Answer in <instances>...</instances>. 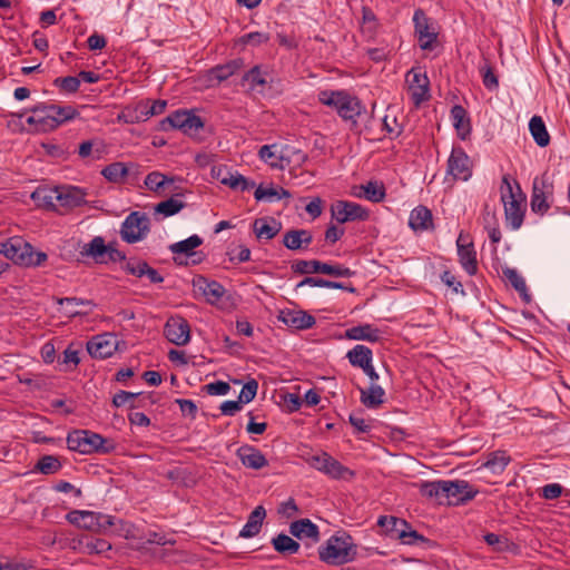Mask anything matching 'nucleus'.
Here are the masks:
<instances>
[{"label":"nucleus","mask_w":570,"mask_h":570,"mask_svg":"<svg viewBox=\"0 0 570 570\" xmlns=\"http://www.w3.org/2000/svg\"><path fill=\"white\" fill-rule=\"evenodd\" d=\"M78 112L71 106H58L40 104L31 109L27 117V124L33 126L36 131H50L61 124L73 119Z\"/></svg>","instance_id":"f257e3e1"},{"label":"nucleus","mask_w":570,"mask_h":570,"mask_svg":"<svg viewBox=\"0 0 570 570\" xmlns=\"http://www.w3.org/2000/svg\"><path fill=\"white\" fill-rule=\"evenodd\" d=\"M500 191L507 224L517 230L523 223L525 195L520 185L515 180L512 181L509 175L503 176Z\"/></svg>","instance_id":"f03ea898"},{"label":"nucleus","mask_w":570,"mask_h":570,"mask_svg":"<svg viewBox=\"0 0 570 570\" xmlns=\"http://www.w3.org/2000/svg\"><path fill=\"white\" fill-rule=\"evenodd\" d=\"M0 254L16 264L26 267L41 266L48 259L45 252H36L35 248L21 237H11L1 242Z\"/></svg>","instance_id":"7ed1b4c3"},{"label":"nucleus","mask_w":570,"mask_h":570,"mask_svg":"<svg viewBox=\"0 0 570 570\" xmlns=\"http://www.w3.org/2000/svg\"><path fill=\"white\" fill-rule=\"evenodd\" d=\"M67 445L69 450L81 454L110 453L115 449L112 441L89 430L70 432L67 436Z\"/></svg>","instance_id":"20e7f679"},{"label":"nucleus","mask_w":570,"mask_h":570,"mask_svg":"<svg viewBox=\"0 0 570 570\" xmlns=\"http://www.w3.org/2000/svg\"><path fill=\"white\" fill-rule=\"evenodd\" d=\"M322 104L333 107L344 120H353L361 115L363 106L361 101L345 91H322L318 95Z\"/></svg>","instance_id":"39448f33"},{"label":"nucleus","mask_w":570,"mask_h":570,"mask_svg":"<svg viewBox=\"0 0 570 570\" xmlns=\"http://www.w3.org/2000/svg\"><path fill=\"white\" fill-rule=\"evenodd\" d=\"M258 156L272 168L284 169L292 161L303 164L307 155L289 146L264 145L259 148Z\"/></svg>","instance_id":"423d86ee"},{"label":"nucleus","mask_w":570,"mask_h":570,"mask_svg":"<svg viewBox=\"0 0 570 570\" xmlns=\"http://www.w3.org/2000/svg\"><path fill=\"white\" fill-rule=\"evenodd\" d=\"M355 548L350 537H331L320 549V559L328 564H344L354 559Z\"/></svg>","instance_id":"0eeeda50"},{"label":"nucleus","mask_w":570,"mask_h":570,"mask_svg":"<svg viewBox=\"0 0 570 570\" xmlns=\"http://www.w3.org/2000/svg\"><path fill=\"white\" fill-rule=\"evenodd\" d=\"M554 184L547 173L535 177L532 184L531 209L535 214H546L553 200Z\"/></svg>","instance_id":"6e6552de"},{"label":"nucleus","mask_w":570,"mask_h":570,"mask_svg":"<svg viewBox=\"0 0 570 570\" xmlns=\"http://www.w3.org/2000/svg\"><path fill=\"white\" fill-rule=\"evenodd\" d=\"M161 129H179L184 134L193 136L204 127L200 117L188 110H177L160 122Z\"/></svg>","instance_id":"1a4fd4ad"},{"label":"nucleus","mask_w":570,"mask_h":570,"mask_svg":"<svg viewBox=\"0 0 570 570\" xmlns=\"http://www.w3.org/2000/svg\"><path fill=\"white\" fill-rule=\"evenodd\" d=\"M292 269L297 274L321 273L334 277H351L353 272L342 265H331L320 261H297L292 265Z\"/></svg>","instance_id":"9d476101"},{"label":"nucleus","mask_w":570,"mask_h":570,"mask_svg":"<svg viewBox=\"0 0 570 570\" xmlns=\"http://www.w3.org/2000/svg\"><path fill=\"white\" fill-rule=\"evenodd\" d=\"M149 230V219L145 214L134 212L127 216L121 226V237L131 244L141 240Z\"/></svg>","instance_id":"9b49d317"},{"label":"nucleus","mask_w":570,"mask_h":570,"mask_svg":"<svg viewBox=\"0 0 570 570\" xmlns=\"http://www.w3.org/2000/svg\"><path fill=\"white\" fill-rule=\"evenodd\" d=\"M409 94L415 106H419L430 97V80L421 69L412 68L405 76Z\"/></svg>","instance_id":"f8f14e48"},{"label":"nucleus","mask_w":570,"mask_h":570,"mask_svg":"<svg viewBox=\"0 0 570 570\" xmlns=\"http://www.w3.org/2000/svg\"><path fill=\"white\" fill-rule=\"evenodd\" d=\"M332 217L340 224L368 218V212L361 205L347 200H336L331 206Z\"/></svg>","instance_id":"ddd939ff"},{"label":"nucleus","mask_w":570,"mask_h":570,"mask_svg":"<svg viewBox=\"0 0 570 570\" xmlns=\"http://www.w3.org/2000/svg\"><path fill=\"white\" fill-rule=\"evenodd\" d=\"M377 525L385 529L387 533L397 535L404 543L407 544H412L416 540H423V537L417 534L416 531H407L410 527L406 521L395 517L382 515L377 520Z\"/></svg>","instance_id":"4468645a"},{"label":"nucleus","mask_w":570,"mask_h":570,"mask_svg":"<svg viewBox=\"0 0 570 570\" xmlns=\"http://www.w3.org/2000/svg\"><path fill=\"white\" fill-rule=\"evenodd\" d=\"M446 174L452 176L454 180L466 181L472 175V166L466 153L458 147L453 148L448 159Z\"/></svg>","instance_id":"2eb2a0df"},{"label":"nucleus","mask_w":570,"mask_h":570,"mask_svg":"<svg viewBox=\"0 0 570 570\" xmlns=\"http://www.w3.org/2000/svg\"><path fill=\"white\" fill-rule=\"evenodd\" d=\"M164 334L170 343L184 346L190 341V326L184 317L171 316L165 324Z\"/></svg>","instance_id":"dca6fc26"},{"label":"nucleus","mask_w":570,"mask_h":570,"mask_svg":"<svg viewBox=\"0 0 570 570\" xmlns=\"http://www.w3.org/2000/svg\"><path fill=\"white\" fill-rule=\"evenodd\" d=\"M116 348L117 340L110 334L97 335L87 343L88 353L100 360L111 356Z\"/></svg>","instance_id":"f3484780"},{"label":"nucleus","mask_w":570,"mask_h":570,"mask_svg":"<svg viewBox=\"0 0 570 570\" xmlns=\"http://www.w3.org/2000/svg\"><path fill=\"white\" fill-rule=\"evenodd\" d=\"M459 261L469 275H474L478 271L476 252L473 243L463 234H460L456 240Z\"/></svg>","instance_id":"a211bd4d"},{"label":"nucleus","mask_w":570,"mask_h":570,"mask_svg":"<svg viewBox=\"0 0 570 570\" xmlns=\"http://www.w3.org/2000/svg\"><path fill=\"white\" fill-rule=\"evenodd\" d=\"M448 500L449 505H458L472 500L478 490L473 489L468 481L464 480H448Z\"/></svg>","instance_id":"6ab92c4d"},{"label":"nucleus","mask_w":570,"mask_h":570,"mask_svg":"<svg viewBox=\"0 0 570 570\" xmlns=\"http://www.w3.org/2000/svg\"><path fill=\"white\" fill-rule=\"evenodd\" d=\"M57 304L65 305L63 313L67 317L73 318L76 316L89 314L95 304L92 301L79 297H62L56 298Z\"/></svg>","instance_id":"aec40b11"},{"label":"nucleus","mask_w":570,"mask_h":570,"mask_svg":"<svg viewBox=\"0 0 570 570\" xmlns=\"http://www.w3.org/2000/svg\"><path fill=\"white\" fill-rule=\"evenodd\" d=\"M236 455L247 469L259 470L268 465L265 455L252 445H242L236 451Z\"/></svg>","instance_id":"412c9836"},{"label":"nucleus","mask_w":570,"mask_h":570,"mask_svg":"<svg viewBox=\"0 0 570 570\" xmlns=\"http://www.w3.org/2000/svg\"><path fill=\"white\" fill-rule=\"evenodd\" d=\"M413 20L415 23V32L417 35L420 47L423 50L432 49L433 43L436 40V35L434 32L430 31L428 18L423 13V11H421V10L415 11Z\"/></svg>","instance_id":"4be33fe9"},{"label":"nucleus","mask_w":570,"mask_h":570,"mask_svg":"<svg viewBox=\"0 0 570 570\" xmlns=\"http://www.w3.org/2000/svg\"><path fill=\"white\" fill-rule=\"evenodd\" d=\"M214 176L223 184L235 190H246L255 186L240 174H233L226 167L213 168Z\"/></svg>","instance_id":"5701e85b"},{"label":"nucleus","mask_w":570,"mask_h":570,"mask_svg":"<svg viewBox=\"0 0 570 570\" xmlns=\"http://www.w3.org/2000/svg\"><path fill=\"white\" fill-rule=\"evenodd\" d=\"M194 287L206 298L209 304H216L225 294V288L216 281H209L203 276L194 281Z\"/></svg>","instance_id":"b1692460"},{"label":"nucleus","mask_w":570,"mask_h":570,"mask_svg":"<svg viewBox=\"0 0 570 570\" xmlns=\"http://www.w3.org/2000/svg\"><path fill=\"white\" fill-rule=\"evenodd\" d=\"M85 197L86 193L81 188L68 186L57 188L55 199L62 207L73 208L82 205L86 202Z\"/></svg>","instance_id":"393cba45"},{"label":"nucleus","mask_w":570,"mask_h":570,"mask_svg":"<svg viewBox=\"0 0 570 570\" xmlns=\"http://www.w3.org/2000/svg\"><path fill=\"white\" fill-rule=\"evenodd\" d=\"M279 320L295 330L311 328L315 324L314 316L304 311L286 309L279 314Z\"/></svg>","instance_id":"a878e982"},{"label":"nucleus","mask_w":570,"mask_h":570,"mask_svg":"<svg viewBox=\"0 0 570 570\" xmlns=\"http://www.w3.org/2000/svg\"><path fill=\"white\" fill-rule=\"evenodd\" d=\"M446 487L448 480L423 482L420 484V493L425 498L434 500L438 504L449 505Z\"/></svg>","instance_id":"bb28decb"},{"label":"nucleus","mask_w":570,"mask_h":570,"mask_svg":"<svg viewBox=\"0 0 570 570\" xmlns=\"http://www.w3.org/2000/svg\"><path fill=\"white\" fill-rule=\"evenodd\" d=\"M243 67V61L240 59L232 60L225 65L216 66L208 71V82L210 86H215L220 83L222 81L228 79L236 72H238Z\"/></svg>","instance_id":"cd10ccee"},{"label":"nucleus","mask_w":570,"mask_h":570,"mask_svg":"<svg viewBox=\"0 0 570 570\" xmlns=\"http://www.w3.org/2000/svg\"><path fill=\"white\" fill-rule=\"evenodd\" d=\"M352 195L357 198H365L373 203L381 202L385 196V188L382 183L368 181L365 185L354 186Z\"/></svg>","instance_id":"c85d7f7f"},{"label":"nucleus","mask_w":570,"mask_h":570,"mask_svg":"<svg viewBox=\"0 0 570 570\" xmlns=\"http://www.w3.org/2000/svg\"><path fill=\"white\" fill-rule=\"evenodd\" d=\"M289 532L293 537L299 540L311 539L312 542H317L320 540L318 528L309 519L294 521L289 525Z\"/></svg>","instance_id":"c756f323"},{"label":"nucleus","mask_w":570,"mask_h":570,"mask_svg":"<svg viewBox=\"0 0 570 570\" xmlns=\"http://www.w3.org/2000/svg\"><path fill=\"white\" fill-rule=\"evenodd\" d=\"M266 518V510L263 505H257L249 514L246 524L240 530V537L253 538L257 535L262 529Z\"/></svg>","instance_id":"7c9ffc66"},{"label":"nucleus","mask_w":570,"mask_h":570,"mask_svg":"<svg viewBox=\"0 0 570 570\" xmlns=\"http://www.w3.org/2000/svg\"><path fill=\"white\" fill-rule=\"evenodd\" d=\"M313 240L311 232L306 229H291L284 234L283 244L291 250L306 248Z\"/></svg>","instance_id":"2f4dec72"},{"label":"nucleus","mask_w":570,"mask_h":570,"mask_svg":"<svg viewBox=\"0 0 570 570\" xmlns=\"http://www.w3.org/2000/svg\"><path fill=\"white\" fill-rule=\"evenodd\" d=\"M111 525H114L111 517L98 512L85 511L81 529L99 532Z\"/></svg>","instance_id":"473e14b6"},{"label":"nucleus","mask_w":570,"mask_h":570,"mask_svg":"<svg viewBox=\"0 0 570 570\" xmlns=\"http://www.w3.org/2000/svg\"><path fill=\"white\" fill-rule=\"evenodd\" d=\"M281 223L274 218H258L254 222L253 228L259 239H272L281 230Z\"/></svg>","instance_id":"72a5a7b5"},{"label":"nucleus","mask_w":570,"mask_h":570,"mask_svg":"<svg viewBox=\"0 0 570 570\" xmlns=\"http://www.w3.org/2000/svg\"><path fill=\"white\" fill-rule=\"evenodd\" d=\"M345 336L355 341L377 342L381 337V332L371 324H363L348 328Z\"/></svg>","instance_id":"f704fd0d"},{"label":"nucleus","mask_w":570,"mask_h":570,"mask_svg":"<svg viewBox=\"0 0 570 570\" xmlns=\"http://www.w3.org/2000/svg\"><path fill=\"white\" fill-rule=\"evenodd\" d=\"M80 254L92 257L97 263H107L106 244L102 237L96 236L88 244H85Z\"/></svg>","instance_id":"c9c22d12"},{"label":"nucleus","mask_w":570,"mask_h":570,"mask_svg":"<svg viewBox=\"0 0 570 570\" xmlns=\"http://www.w3.org/2000/svg\"><path fill=\"white\" fill-rule=\"evenodd\" d=\"M175 181L174 177L166 176L160 171H151L145 178L146 187L156 194H163L168 186Z\"/></svg>","instance_id":"e433bc0d"},{"label":"nucleus","mask_w":570,"mask_h":570,"mask_svg":"<svg viewBox=\"0 0 570 570\" xmlns=\"http://www.w3.org/2000/svg\"><path fill=\"white\" fill-rule=\"evenodd\" d=\"M361 402L368 409H376L384 402V390L377 384H371L368 389H360Z\"/></svg>","instance_id":"4c0bfd02"},{"label":"nucleus","mask_w":570,"mask_h":570,"mask_svg":"<svg viewBox=\"0 0 570 570\" xmlns=\"http://www.w3.org/2000/svg\"><path fill=\"white\" fill-rule=\"evenodd\" d=\"M409 225L414 230H425L432 225V213L424 206H419L411 212Z\"/></svg>","instance_id":"58836bf2"},{"label":"nucleus","mask_w":570,"mask_h":570,"mask_svg":"<svg viewBox=\"0 0 570 570\" xmlns=\"http://www.w3.org/2000/svg\"><path fill=\"white\" fill-rule=\"evenodd\" d=\"M346 357L353 366L363 370L372 363V351L365 345H356L347 352Z\"/></svg>","instance_id":"ea45409f"},{"label":"nucleus","mask_w":570,"mask_h":570,"mask_svg":"<svg viewBox=\"0 0 570 570\" xmlns=\"http://www.w3.org/2000/svg\"><path fill=\"white\" fill-rule=\"evenodd\" d=\"M530 132L540 147H546L550 142V135L546 125L540 116H533L529 122Z\"/></svg>","instance_id":"a19ab883"},{"label":"nucleus","mask_w":570,"mask_h":570,"mask_svg":"<svg viewBox=\"0 0 570 570\" xmlns=\"http://www.w3.org/2000/svg\"><path fill=\"white\" fill-rule=\"evenodd\" d=\"M451 116L459 136L465 139L471 131L470 120L466 117L465 109L462 106L455 105L451 110Z\"/></svg>","instance_id":"79ce46f5"},{"label":"nucleus","mask_w":570,"mask_h":570,"mask_svg":"<svg viewBox=\"0 0 570 570\" xmlns=\"http://www.w3.org/2000/svg\"><path fill=\"white\" fill-rule=\"evenodd\" d=\"M202 243H203V239L198 235H193V236L188 237L187 239L171 244L169 246V249L174 254H184L185 256L189 257V256L195 255L194 249L196 247L200 246Z\"/></svg>","instance_id":"37998d69"},{"label":"nucleus","mask_w":570,"mask_h":570,"mask_svg":"<svg viewBox=\"0 0 570 570\" xmlns=\"http://www.w3.org/2000/svg\"><path fill=\"white\" fill-rule=\"evenodd\" d=\"M325 468L323 469V473L327 474L328 476L333 479H348L354 475V473L343 464H341L337 460L328 456Z\"/></svg>","instance_id":"c03bdc74"},{"label":"nucleus","mask_w":570,"mask_h":570,"mask_svg":"<svg viewBox=\"0 0 570 570\" xmlns=\"http://www.w3.org/2000/svg\"><path fill=\"white\" fill-rule=\"evenodd\" d=\"M272 544L277 552L283 554H294L299 550V543L283 533L273 538Z\"/></svg>","instance_id":"a18cd8bd"},{"label":"nucleus","mask_w":570,"mask_h":570,"mask_svg":"<svg viewBox=\"0 0 570 570\" xmlns=\"http://www.w3.org/2000/svg\"><path fill=\"white\" fill-rule=\"evenodd\" d=\"M62 468V463L60 462L58 456L55 455H43L41 456L36 466L35 471L40 472L46 475L58 473Z\"/></svg>","instance_id":"49530a36"},{"label":"nucleus","mask_w":570,"mask_h":570,"mask_svg":"<svg viewBox=\"0 0 570 570\" xmlns=\"http://www.w3.org/2000/svg\"><path fill=\"white\" fill-rule=\"evenodd\" d=\"M80 551L87 554H101L111 549V544L104 539H86L79 541Z\"/></svg>","instance_id":"de8ad7c7"},{"label":"nucleus","mask_w":570,"mask_h":570,"mask_svg":"<svg viewBox=\"0 0 570 570\" xmlns=\"http://www.w3.org/2000/svg\"><path fill=\"white\" fill-rule=\"evenodd\" d=\"M185 207V203L175 197H170L155 206V214H160L164 217L173 216L179 213Z\"/></svg>","instance_id":"09e8293b"},{"label":"nucleus","mask_w":570,"mask_h":570,"mask_svg":"<svg viewBox=\"0 0 570 570\" xmlns=\"http://www.w3.org/2000/svg\"><path fill=\"white\" fill-rule=\"evenodd\" d=\"M510 462V456L504 451H495L491 453L484 463V466L493 473H501Z\"/></svg>","instance_id":"8fccbe9b"},{"label":"nucleus","mask_w":570,"mask_h":570,"mask_svg":"<svg viewBox=\"0 0 570 570\" xmlns=\"http://www.w3.org/2000/svg\"><path fill=\"white\" fill-rule=\"evenodd\" d=\"M254 196H255L256 200L274 202V200L281 199L283 197L288 198V197H291V194L288 190L284 189L282 187L281 188H274V187L263 188L262 186H259L258 188H256Z\"/></svg>","instance_id":"3c124183"},{"label":"nucleus","mask_w":570,"mask_h":570,"mask_svg":"<svg viewBox=\"0 0 570 570\" xmlns=\"http://www.w3.org/2000/svg\"><path fill=\"white\" fill-rule=\"evenodd\" d=\"M101 174L107 180L119 183L128 175V168L124 163H112L105 167Z\"/></svg>","instance_id":"603ef678"},{"label":"nucleus","mask_w":570,"mask_h":570,"mask_svg":"<svg viewBox=\"0 0 570 570\" xmlns=\"http://www.w3.org/2000/svg\"><path fill=\"white\" fill-rule=\"evenodd\" d=\"M265 83L266 79L257 66L245 72L242 78V86H247L249 90H257L258 87H263Z\"/></svg>","instance_id":"864d4df0"},{"label":"nucleus","mask_w":570,"mask_h":570,"mask_svg":"<svg viewBox=\"0 0 570 570\" xmlns=\"http://www.w3.org/2000/svg\"><path fill=\"white\" fill-rule=\"evenodd\" d=\"M504 277L513 286V288L523 297L528 298V288L524 278L514 268L503 269Z\"/></svg>","instance_id":"5fc2aeb1"},{"label":"nucleus","mask_w":570,"mask_h":570,"mask_svg":"<svg viewBox=\"0 0 570 570\" xmlns=\"http://www.w3.org/2000/svg\"><path fill=\"white\" fill-rule=\"evenodd\" d=\"M484 541L497 552L510 551L514 548V544L507 538L495 533H487Z\"/></svg>","instance_id":"6e6d98bb"},{"label":"nucleus","mask_w":570,"mask_h":570,"mask_svg":"<svg viewBox=\"0 0 570 570\" xmlns=\"http://www.w3.org/2000/svg\"><path fill=\"white\" fill-rule=\"evenodd\" d=\"M480 72L482 75L483 83L488 89L492 90L498 88V78L493 72V68L488 63V61H485L484 65L480 67Z\"/></svg>","instance_id":"4d7b16f0"},{"label":"nucleus","mask_w":570,"mask_h":570,"mask_svg":"<svg viewBox=\"0 0 570 570\" xmlns=\"http://www.w3.org/2000/svg\"><path fill=\"white\" fill-rule=\"evenodd\" d=\"M257 390H258V383L255 380H250V381L246 382L239 393L238 400L243 404H247V403L252 402L257 394Z\"/></svg>","instance_id":"13d9d810"},{"label":"nucleus","mask_w":570,"mask_h":570,"mask_svg":"<svg viewBox=\"0 0 570 570\" xmlns=\"http://www.w3.org/2000/svg\"><path fill=\"white\" fill-rule=\"evenodd\" d=\"M55 85L66 92H76L80 87V79L78 77H63L57 78Z\"/></svg>","instance_id":"bf43d9fd"},{"label":"nucleus","mask_w":570,"mask_h":570,"mask_svg":"<svg viewBox=\"0 0 570 570\" xmlns=\"http://www.w3.org/2000/svg\"><path fill=\"white\" fill-rule=\"evenodd\" d=\"M56 196V189L48 191L46 189H37L31 194V198L43 206H55L53 203Z\"/></svg>","instance_id":"052dcab7"},{"label":"nucleus","mask_w":570,"mask_h":570,"mask_svg":"<svg viewBox=\"0 0 570 570\" xmlns=\"http://www.w3.org/2000/svg\"><path fill=\"white\" fill-rule=\"evenodd\" d=\"M269 40V35L264 32H249L240 38L242 43L250 46H261Z\"/></svg>","instance_id":"680f3d73"},{"label":"nucleus","mask_w":570,"mask_h":570,"mask_svg":"<svg viewBox=\"0 0 570 570\" xmlns=\"http://www.w3.org/2000/svg\"><path fill=\"white\" fill-rule=\"evenodd\" d=\"M148 264L141 261H129L125 265V271L131 275L137 277H142L146 274V268Z\"/></svg>","instance_id":"e2e57ef3"},{"label":"nucleus","mask_w":570,"mask_h":570,"mask_svg":"<svg viewBox=\"0 0 570 570\" xmlns=\"http://www.w3.org/2000/svg\"><path fill=\"white\" fill-rule=\"evenodd\" d=\"M205 390L210 395H226L230 386L226 382L217 381L205 385Z\"/></svg>","instance_id":"0e129e2a"},{"label":"nucleus","mask_w":570,"mask_h":570,"mask_svg":"<svg viewBox=\"0 0 570 570\" xmlns=\"http://www.w3.org/2000/svg\"><path fill=\"white\" fill-rule=\"evenodd\" d=\"M242 406H243V403L239 400H237V401H225V402L222 403L219 409L222 411V414L228 415V416H233L238 411L242 410Z\"/></svg>","instance_id":"69168bd1"},{"label":"nucleus","mask_w":570,"mask_h":570,"mask_svg":"<svg viewBox=\"0 0 570 570\" xmlns=\"http://www.w3.org/2000/svg\"><path fill=\"white\" fill-rule=\"evenodd\" d=\"M441 279L446 286L453 288L455 293H463L462 284L459 281H456L455 276L451 272L445 271L441 275Z\"/></svg>","instance_id":"338daca9"},{"label":"nucleus","mask_w":570,"mask_h":570,"mask_svg":"<svg viewBox=\"0 0 570 570\" xmlns=\"http://www.w3.org/2000/svg\"><path fill=\"white\" fill-rule=\"evenodd\" d=\"M562 487L558 483H550L542 488V495L547 500H553L561 495Z\"/></svg>","instance_id":"774afa93"}]
</instances>
